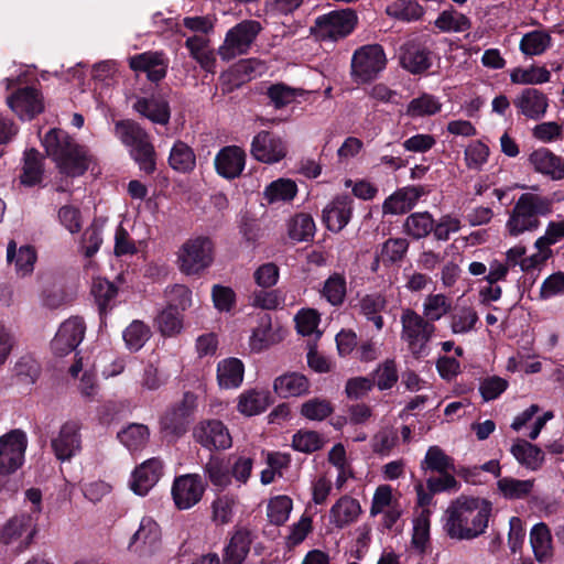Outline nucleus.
I'll list each match as a JSON object with an SVG mask.
<instances>
[{
	"label": "nucleus",
	"mask_w": 564,
	"mask_h": 564,
	"mask_svg": "<svg viewBox=\"0 0 564 564\" xmlns=\"http://www.w3.org/2000/svg\"><path fill=\"white\" fill-rule=\"evenodd\" d=\"M491 503L485 499L459 496L447 507L444 529L452 539L471 540L485 533Z\"/></svg>",
	"instance_id": "f257e3e1"
},
{
	"label": "nucleus",
	"mask_w": 564,
	"mask_h": 564,
	"mask_svg": "<svg viewBox=\"0 0 564 564\" xmlns=\"http://www.w3.org/2000/svg\"><path fill=\"white\" fill-rule=\"evenodd\" d=\"M43 145L47 155L52 156L61 172L66 175H82L93 162L88 150L75 143L62 130H50L43 139Z\"/></svg>",
	"instance_id": "f03ea898"
},
{
	"label": "nucleus",
	"mask_w": 564,
	"mask_h": 564,
	"mask_svg": "<svg viewBox=\"0 0 564 564\" xmlns=\"http://www.w3.org/2000/svg\"><path fill=\"white\" fill-rule=\"evenodd\" d=\"M553 200L535 193H523L512 209L509 212L506 221V234L518 238L525 232L535 231L540 225V217L552 213Z\"/></svg>",
	"instance_id": "7ed1b4c3"
},
{
	"label": "nucleus",
	"mask_w": 564,
	"mask_h": 564,
	"mask_svg": "<svg viewBox=\"0 0 564 564\" xmlns=\"http://www.w3.org/2000/svg\"><path fill=\"white\" fill-rule=\"evenodd\" d=\"M115 133L129 148L131 156L142 171L152 173L155 170L154 147L139 123L132 120L118 121L115 126Z\"/></svg>",
	"instance_id": "20e7f679"
},
{
	"label": "nucleus",
	"mask_w": 564,
	"mask_h": 564,
	"mask_svg": "<svg viewBox=\"0 0 564 564\" xmlns=\"http://www.w3.org/2000/svg\"><path fill=\"white\" fill-rule=\"evenodd\" d=\"M214 251L215 246L209 237L188 238L176 253L178 269L186 275L199 274L212 265Z\"/></svg>",
	"instance_id": "39448f33"
},
{
	"label": "nucleus",
	"mask_w": 564,
	"mask_h": 564,
	"mask_svg": "<svg viewBox=\"0 0 564 564\" xmlns=\"http://www.w3.org/2000/svg\"><path fill=\"white\" fill-rule=\"evenodd\" d=\"M37 531V517L20 513L8 520L0 530V543L19 554L25 551Z\"/></svg>",
	"instance_id": "423d86ee"
},
{
	"label": "nucleus",
	"mask_w": 564,
	"mask_h": 564,
	"mask_svg": "<svg viewBox=\"0 0 564 564\" xmlns=\"http://www.w3.org/2000/svg\"><path fill=\"white\" fill-rule=\"evenodd\" d=\"M261 30V23L256 20H243L236 24L226 33L225 41L218 48L219 56L230 61L246 54Z\"/></svg>",
	"instance_id": "0eeeda50"
},
{
	"label": "nucleus",
	"mask_w": 564,
	"mask_h": 564,
	"mask_svg": "<svg viewBox=\"0 0 564 564\" xmlns=\"http://www.w3.org/2000/svg\"><path fill=\"white\" fill-rule=\"evenodd\" d=\"M357 17L352 10L332 11L316 19L313 28L314 34L322 41L347 36L355 28Z\"/></svg>",
	"instance_id": "6e6552de"
},
{
	"label": "nucleus",
	"mask_w": 564,
	"mask_h": 564,
	"mask_svg": "<svg viewBox=\"0 0 564 564\" xmlns=\"http://www.w3.org/2000/svg\"><path fill=\"white\" fill-rule=\"evenodd\" d=\"M386 64V54L380 45H366L354 53L351 74L356 82L366 83L377 77Z\"/></svg>",
	"instance_id": "1a4fd4ad"
},
{
	"label": "nucleus",
	"mask_w": 564,
	"mask_h": 564,
	"mask_svg": "<svg viewBox=\"0 0 564 564\" xmlns=\"http://www.w3.org/2000/svg\"><path fill=\"white\" fill-rule=\"evenodd\" d=\"M28 437L21 430H12L0 437V475H11L22 467Z\"/></svg>",
	"instance_id": "9d476101"
},
{
	"label": "nucleus",
	"mask_w": 564,
	"mask_h": 564,
	"mask_svg": "<svg viewBox=\"0 0 564 564\" xmlns=\"http://www.w3.org/2000/svg\"><path fill=\"white\" fill-rule=\"evenodd\" d=\"M205 489V482L198 474H186L174 479L171 495L178 510H188L202 500Z\"/></svg>",
	"instance_id": "9b49d317"
},
{
	"label": "nucleus",
	"mask_w": 564,
	"mask_h": 564,
	"mask_svg": "<svg viewBox=\"0 0 564 564\" xmlns=\"http://www.w3.org/2000/svg\"><path fill=\"white\" fill-rule=\"evenodd\" d=\"M128 547L143 557L158 553L162 547V532L159 523L151 517H143Z\"/></svg>",
	"instance_id": "f8f14e48"
},
{
	"label": "nucleus",
	"mask_w": 564,
	"mask_h": 564,
	"mask_svg": "<svg viewBox=\"0 0 564 564\" xmlns=\"http://www.w3.org/2000/svg\"><path fill=\"white\" fill-rule=\"evenodd\" d=\"M251 155L265 164L279 163L288 155L286 141L275 133L260 131L251 142Z\"/></svg>",
	"instance_id": "ddd939ff"
},
{
	"label": "nucleus",
	"mask_w": 564,
	"mask_h": 564,
	"mask_svg": "<svg viewBox=\"0 0 564 564\" xmlns=\"http://www.w3.org/2000/svg\"><path fill=\"white\" fill-rule=\"evenodd\" d=\"M401 324L402 339L412 348H423L435 330L434 324L411 308L403 311Z\"/></svg>",
	"instance_id": "4468645a"
},
{
	"label": "nucleus",
	"mask_w": 564,
	"mask_h": 564,
	"mask_svg": "<svg viewBox=\"0 0 564 564\" xmlns=\"http://www.w3.org/2000/svg\"><path fill=\"white\" fill-rule=\"evenodd\" d=\"M51 447L61 462L70 460L82 449L80 425L76 421L65 422L51 438Z\"/></svg>",
	"instance_id": "2eb2a0df"
},
{
	"label": "nucleus",
	"mask_w": 564,
	"mask_h": 564,
	"mask_svg": "<svg viewBox=\"0 0 564 564\" xmlns=\"http://www.w3.org/2000/svg\"><path fill=\"white\" fill-rule=\"evenodd\" d=\"M194 440L207 449H227L232 444L227 426L219 420L199 422L193 430Z\"/></svg>",
	"instance_id": "dca6fc26"
},
{
	"label": "nucleus",
	"mask_w": 564,
	"mask_h": 564,
	"mask_svg": "<svg viewBox=\"0 0 564 564\" xmlns=\"http://www.w3.org/2000/svg\"><path fill=\"white\" fill-rule=\"evenodd\" d=\"M86 333V324L80 317H70L64 321L52 340V347L56 352H73L83 343Z\"/></svg>",
	"instance_id": "f3484780"
},
{
	"label": "nucleus",
	"mask_w": 564,
	"mask_h": 564,
	"mask_svg": "<svg viewBox=\"0 0 564 564\" xmlns=\"http://www.w3.org/2000/svg\"><path fill=\"white\" fill-rule=\"evenodd\" d=\"M163 475V462L152 457L134 468L130 488L139 496H145L158 484Z\"/></svg>",
	"instance_id": "a211bd4d"
},
{
	"label": "nucleus",
	"mask_w": 564,
	"mask_h": 564,
	"mask_svg": "<svg viewBox=\"0 0 564 564\" xmlns=\"http://www.w3.org/2000/svg\"><path fill=\"white\" fill-rule=\"evenodd\" d=\"M352 215V198L338 195L323 209V223L328 230L339 232L349 223Z\"/></svg>",
	"instance_id": "6ab92c4d"
},
{
	"label": "nucleus",
	"mask_w": 564,
	"mask_h": 564,
	"mask_svg": "<svg viewBox=\"0 0 564 564\" xmlns=\"http://www.w3.org/2000/svg\"><path fill=\"white\" fill-rule=\"evenodd\" d=\"M513 105L520 115L531 120H539L546 113L549 99L536 88H525L513 99Z\"/></svg>",
	"instance_id": "aec40b11"
},
{
	"label": "nucleus",
	"mask_w": 564,
	"mask_h": 564,
	"mask_svg": "<svg viewBox=\"0 0 564 564\" xmlns=\"http://www.w3.org/2000/svg\"><path fill=\"white\" fill-rule=\"evenodd\" d=\"M8 106L21 119H32L43 110V100L41 94L31 87L19 89L8 97Z\"/></svg>",
	"instance_id": "412c9836"
},
{
	"label": "nucleus",
	"mask_w": 564,
	"mask_h": 564,
	"mask_svg": "<svg viewBox=\"0 0 564 564\" xmlns=\"http://www.w3.org/2000/svg\"><path fill=\"white\" fill-rule=\"evenodd\" d=\"M167 58L162 52H144L129 58V66L134 72L147 73L152 82H158L166 75Z\"/></svg>",
	"instance_id": "4be33fe9"
},
{
	"label": "nucleus",
	"mask_w": 564,
	"mask_h": 564,
	"mask_svg": "<svg viewBox=\"0 0 564 564\" xmlns=\"http://www.w3.org/2000/svg\"><path fill=\"white\" fill-rule=\"evenodd\" d=\"M532 169L553 181L564 178V161L546 148L534 150L528 158Z\"/></svg>",
	"instance_id": "5701e85b"
},
{
	"label": "nucleus",
	"mask_w": 564,
	"mask_h": 564,
	"mask_svg": "<svg viewBox=\"0 0 564 564\" xmlns=\"http://www.w3.org/2000/svg\"><path fill=\"white\" fill-rule=\"evenodd\" d=\"M246 165V153L237 145L223 148L215 158L216 171L225 178L238 177Z\"/></svg>",
	"instance_id": "b1692460"
},
{
	"label": "nucleus",
	"mask_w": 564,
	"mask_h": 564,
	"mask_svg": "<svg viewBox=\"0 0 564 564\" xmlns=\"http://www.w3.org/2000/svg\"><path fill=\"white\" fill-rule=\"evenodd\" d=\"M196 406V397L192 393H185L183 400L162 419L164 430L180 435L185 432V425L188 416Z\"/></svg>",
	"instance_id": "393cba45"
},
{
	"label": "nucleus",
	"mask_w": 564,
	"mask_h": 564,
	"mask_svg": "<svg viewBox=\"0 0 564 564\" xmlns=\"http://www.w3.org/2000/svg\"><path fill=\"white\" fill-rule=\"evenodd\" d=\"M361 513L359 501L349 496L340 497L329 510V522L343 529L356 522Z\"/></svg>",
	"instance_id": "a878e982"
},
{
	"label": "nucleus",
	"mask_w": 564,
	"mask_h": 564,
	"mask_svg": "<svg viewBox=\"0 0 564 564\" xmlns=\"http://www.w3.org/2000/svg\"><path fill=\"white\" fill-rule=\"evenodd\" d=\"M252 542L250 531L238 529L223 551V564H242L250 552Z\"/></svg>",
	"instance_id": "bb28decb"
},
{
	"label": "nucleus",
	"mask_w": 564,
	"mask_h": 564,
	"mask_svg": "<svg viewBox=\"0 0 564 564\" xmlns=\"http://www.w3.org/2000/svg\"><path fill=\"white\" fill-rule=\"evenodd\" d=\"M420 196L421 191L417 187H402L386 198L382 205L383 214H404L414 207Z\"/></svg>",
	"instance_id": "cd10ccee"
},
{
	"label": "nucleus",
	"mask_w": 564,
	"mask_h": 564,
	"mask_svg": "<svg viewBox=\"0 0 564 564\" xmlns=\"http://www.w3.org/2000/svg\"><path fill=\"white\" fill-rule=\"evenodd\" d=\"M310 386V381L304 375L290 372L275 378L273 390L279 397L286 399L307 394Z\"/></svg>",
	"instance_id": "c85d7f7f"
},
{
	"label": "nucleus",
	"mask_w": 564,
	"mask_h": 564,
	"mask_svg": "<svg viewBox=\"0 0 564 564\" xmlns=\"http://www.w3.org/2000/svg\"><path fill=\"white\" fill-rule=\"evenodd\" d=\"M272 403L270 393L265 390L250 389L239 394L237 410L245 416L258 415Z\"/></svg>",
	"instance_id": "c756f323"
},
{
	"label": "nucleus",
	"mask_w": 564,
	"mask_h": 564,
	"mask_svg": "<svg viewBox=\"0 0 564 564\" xmlns=\"http://www.w3.org/2000/svg\"><path fill=\"white\" fill-rule=\"evenodd\" d=\"M133 109L154 123L166 124L170 120L167 102L155 96L138 98Z\"/></svg>",
	"instance_id": "7c9ffc66"
},
{
	"label": "nucleus",
	"mask_w": 564,
	"mask_h": 564,
	"mask_svg": "<svg viewBox=\"0 0 564 564\" xmlns=\"http://www.w3.org/2000/svg\"><path fill=\"white\" fill-rule=\"evenodd\" d=\"M245 366L236 357L223 359L217 366V381L220 388L236 389L243 381Z\"/></svg>",
	"instance_id": "2f4dec72"
},
{
	"label": "nucleus",
	"mask_w": 564,
	"mask_h": 564,
	"mask_svg": "<svg viewBox=\"0 0 564 564\" xmlns=\"http://www.w3.org/2000/svg\"><path fill=\"white\" fill-rule=\"evenodd\" d=\"M401 65L413 74L425 72L432 65L431 52L419 44H406L400 57Z\"/></svg>",
	"instance_id": "473e14b6"
},
{
	"label": "nucleus",
	"mask_w": 564,
	"mask_h": 564,
	"mask_svg": "<svg viewBox=\"0 0 564 564\" xmlns=\"http://www.w3.org/2000/svg\"><path fill=\"white\" fill-rule=\"evenodd\" d=\"M39 302L43 308L53 311L61 308L66 303L64 291L48 275L37 278Z\"/></svg>",
	"instance_id": "72a5a7b5"
},
{
	"label": "nucleus",
	"mask_w": 564,
	"mask_h": 564,
	"mask_svg": "<svg viewBox=\"0 0 564 564\" xmlns=\"http://www.w3.org/2000/svg\"><path fill=\"white\" fill-rule=\"evenodd\" d=\"M530 544L538 562H546L553 556V540L549 527L536 523L530 531Z\"/></svg>",
	"instance_id": "f704fd0d"
},
{
	"label": "nucleus",
	"mask_w": 564,
	"mask_h": 564,
	"mask_svg": "<svg viewBox=\"0 0 564 564\" xmlns=\"http://www.w3.org/2000/svg\"><path fill=\"white\" fill-rule=\"evenodd\" d=\"M7 259L9 263H13L15 272L20 276L29 275L36 262V252L30 246H21L17 249V243L10 241L7 248Z\"/></svg>",
	"instance_id": "c9c22d12"
},
{
	"label": "nucleus",
	"mask_w": 564,
	"mask_h": 564,
	"mask_svg": "<svg viewBox=\"0 0 564 564\" xmlns=\"http://www.w3.org/2000/svg\"><path fill=\"white\" fill-rule=\"evenodd\" d=\"M209 41L203 35H194L186 40V47L191 56L207 72H213L216 64L214 51L209 48Z\"/></svg>",
	"instance_id": "e433bc0d"
},
{
	"label": "nucleus",
	"mask_w": 564,
	"mask_h": 564,
	"mask_svg": "<svg viewBox=\"0 0 564 564\" xmlns=\"http://www.w3.org/2000/svg\"><path fill=\"white\" fill-rule=\"evenodd\" d=\"M204 473L217 488L225 489L231 484L230 459L212 456L205 464Z\"/></svg>",
	"instance_id": "4c0bfd02"
},
{
	"label": "nucleus",
	"mask_w": 564,
	"mask_h": 564,
	"mask_svg": "<svg viewBox=\"0 0 564 564\" xmlns=\"http://www.w3.org/2000/svg\"><path fill=\"white\" fill-rule=\"evenodd\" d=\"M511 453L521 465L532 470L540 468L544 462L542 449L524 440H518L512 445Z\"/></svg>",
	"instance_id": "58836bf2"
},
{
	"label": "nucleus",
	"mask_w": 564,
	"mask_h": 564,
	"mask_svg": "<svg viewBox=\"0 0 564 564\" xmlns=\"http://www.w3.org/2000/svg\"><path fill=\"white\" fill-rule=\"evenodd\" d=\"M452 311V300L443 293L427 294L422 304V315L432 324Z\"/></svg>",
	"instance_id": "ea45409f"
},
{
	"label": "nucleus",
	"mask_w": 564,
	"mask_h": 564,
	"mask_svg": "<svg viewBox=\"0 0 564 564\" xmlns=\"http://www.w3.org/2000/svg\"><path fill=\"white\" fill-rule=\"evenodd\" d=\"M552 45V36L544 30H534L525 33L519 44L520 51L527 56H539Z\"/></svg>",
	"instance_id": "a19ab883"
},
{
	"label": "nucleus",
	"mask_w": 564,
	"mask_h": 564,
	"mask_svg": "<svg viewBox=\"0 0 564 564\" xmlns=\"http://www.w3.org/2000/svg\"><path fill=\"white\" fill-rule=\"evenodd\" d=\"M411 546L423 554L430 546V510L422 509L413 519Z\"/></svg>",
	"instance_id": "79ce46f5"
},
{
	"label": "nucleus",
	"mask_w": 564,
	"mask_h": 564,
	"mask_svg": "<svg viewBox=\"0 0 564 564\" xmlns=\"http://www.w3.org/2000/svg\"><path fill=\"white\" fill-rule=\"evenodd\" d=\"M550 79L551 73L544 66L516 67L510 72V80L517 85H541Z\"/></svg>",
	"instance_id": "37998d69"
},
{
	"label": "nucleus",
	"mask_w": 564,
	"mask_h": 564,
	"mask_svg": "<svg viewBox=\"0 0 564 564\" xmlns=\"http://www.w3.org/2000/svg\"><path fill=\"white\" fill-rule=\"evenodd\" d=\"M119 442L130 452L142 449L150 437L148 426L139 423H132L118 432Z\"/></svg>",
	"instance_id": "c03bdc74"
},
{
	"label": "nucleus",
	"mask_w": 564,
	"mask_h": 564,
	"mask_svg": "<svg viewBox=\"0 0 564 564\" xmlns=\"http://www.w3.org/2000/svg\"><path fill=\"white\" fill-rule=\"evenodd\" d=\"M297 193V185L290 178H278L271 182L263 191V198L268 204L292 200Z\"/></svg>",
	"instance_id": "a18cd8bd"
},
{
	"label": "nucleus",
	"mask_w": 564,
	"mask_h": 564,
	"mask_svg": "<svg viewBox=\"0 0 564 564\" xmlns=\"http://www.w3.org/2000/svg\"><path fill=\"white\" fill-rule=\"evenodd\" d=\"M442 109L440 99L431 94H421L413 98L408 107L406 115L411 118H422L434 116Z\"/></svg>",
	"instance_id": "49530a36"
},
{
	"label": "nucleus",
	"mask_w": 564,
	"mask_h": 564,
	"mask_svg": "<svg viewBox=\"0 0 564 564\" xmlns=\"http://www.w3.org/2000/svg\"><path fill=\"white\" fill-rule=\"evenodd\" d=\"M169 163L173 170L187 173L195 167L196 158L193 150L186 143L177 141L171 150Z\"/></svg>",
	"instance_id": "de8ad7c7"
},
{
	"label": "nucleus",
	"mask_w": 564,
	"mask_h": 564,
	"mask_svg": "<svg viewBox=\"0 0 564 564\" xmlns=\"http://www.w3.org/2000/svg\"><path fill=\"white\" fill-rule=\"evenodd\" d=\"M424 470L436 473L454 471V460L440 446H430L421 463Z\"/></svg>",
	"instance_id": "09e8293b"
},
{
	"label": "nucleus",
	"mask_w": 564,
	"mask_h": 564,
	"mask_svg": "<svg viewBox=\"0 0 564 564\" xmlns=\"http://www.w3.org/2000/svg\"><path fill=\"white\" fill-rule=\"evenodd\" d=\"M315 234V223L308 214H297L288 223V235L294 241H307Z\"/></svg>",
	"instance_id": "8fccbe9b"
},
{
	"label": "nucleus",
	"mask_w": 564,
	"mask_h": 564,
	"mask_svg": "<svg viewBox=\"0 0 564 564\" xmlns=\"http://www.w3.org/2000/svg\"><path fill=\"white\" fill-rule=\"evenodd\" d=\"M478 315L471 306H459L449 317V326L454 334H466L475 328Z\"/></svg>",
	"instance_id": "3c124183"
},
{
	"label": "nucleus",
	"mask_w": 564,
	"mask_h": 564,
	"mask_svg": "<svg viewBox=\"0 0 564 564\" xmlns=\"http://www.w3.org/2000/svg\"><path fill=\"white\" fill-rule=\"evenodd\" d=\"M498 491L506 499H522L533 489V480H520L511 477H505L497 482Z\"/></svg>",
	"instance_id": "603ef678"
},
{
	"label": "nucleus",
	"mask_w": 564,
	"mask_h": 564,
	"mask_svg": "<svg viewBox=\"0 0 564 564\" xmlns=\"http://www.w3.org/2000/svg\"><path fill=\"white\" fill-rule=\"evenodd\" d=\"M435 26L442 32H465L469 30L470 21L465 14L452 9L437 17Z\"/></svg>",
	"instance_id": "864d4df0"
},
{
	"label": "nucleus",
	"mask_w": 564,
	"mask_h": 564,
	"mask_svg": "<svg viewBox=\"0 0 564 564\" xmlns=\"http://www.w3.org/2000/svg\"><path fill=\"white\" fill-rule=\"evenodd\" d=\"M325 438L315 431L300 430L292 437L293 449L311 454L324 447Z\"/></svg>",
	"instance_id": "5fc2aeb1"
},
{
	"label": "nucleus",
	"mask_w": 564,
	"mask_h": 564,
	"mask_svg": "<svg viewBox=\"0 0 564 564\" xmlns=\"http://www.w3.org/2000/svg\"><path fill=\"white\" fill-rule=\"evenodd\" d=\"M126 346L130 350H139L151 337V329L141 321H133L122 334Z\"/></svg>",
	"instance_id": "6e6d98bb"
},
{
	"label": "nucleus",
	"mask_w": 564,
	"mask_h": 564,
	"mask_svg": "<svg viewBox=\"0 0 564 564\" xmlns=\"http://www.w3.org/2000/svg\"><path fill=\"white\" fill-rule=\"evenodd\" d=\"M386 297L381 294H369L361 299L360 310L372 321L376 328L380 330L383 327V318L380 312L386 307Z\"/></svg>",
	"instance_id": "4d7b16f0"
},
{
	"label": "nucleus",
	"mask_w": 564,
	"mask_h": 564,
	"mask_svg": "<svg viewBox=\"0 0 564 564\" xmlns=\"http://www.w3.org/2000/svg\"><path fill=\"white\" fill-rule=\"evenodd\" d=\"M334 411L332 403L322 398H313L301 405L300 413L311 421H323Z\"/></svg>",
	"instance_id": "13d9d810"
},
{
	"label": "nucleus",
	"mask_w": 564,
	"mask_h": 564,
	"mask_svg": "<svg viewBox=\"0 0 564 564\" xmlns=\"http://www.w3.org/2000/svg\"><path fill=\"white\" fill-rule=\"evenodd\" d=\"M166 307L184 312L192 306V291L183 285L175 284L165 290Z\"/></svg>",
	"instance_id": "bf43d9fd"
},
{
	"label": "nucleus",
	"mask_w": 564,
	"mask_h": 564,
	"mask_svg": "<svg viewBox=\"0 0 564 564\" xmlns=\"http://www.w3.org/2000/svg\"><path fill=\"white\" fill-rule=\"evenodd\" d=\"M91 293L95 296L100 313H105L111 307V302L117 295V289L111 282L97 278L93 282Z\"/></svg>",
	"instance_id": "052dcab7"
},
{
	"label": "nucleus",
	"mask_w": 564,
	"mask_h": 564,
	"mask_svg": "<svg viewBox=\"0 0 564 564\" xmlns=\"http://www.w3.org/2000/svg\"><path fill=\"white\" fill-rule=\"evenodd\" d=\"M433 226L434 221L429 213H414L406 218L404 224L405 231L416 239L427 236Z\"/></svg>",
	"instance_id": "680f3d73"
},
{
	"label": "nucleus",
	"mask_w": 564,
	"mask_h": 564,
	"mask_svg": "<svg viewBox=\"0 0 564 564\" xmlns=\"http://www.w3.org/2000/svg\"><path fill=\"white\" fill-rule=\"evenodd\" d=\"M294 321L297 332L303 336H311L314 334L317 336L321 335L317 329L321 322V315L316 310L302 308L296 313Z\"/></svg>",
	"instance_id": "e2e57ef3"
},
{
	"label": "nucleus",
	"mask_w": 564,
	"mask_h": 564,
	"mask_svg": "<svg viewBox=\"0 0 564 564\" xmlns=\"http://www.w3.org/2000/svg\"><path fill=\"white\" fill-rule=\"evenodd\" d=\"M42 175V163L40 153L34 150H28L24 154V166L21 175V182L26 185H34L40 182Z\"/></svg>",
	"instance_id": "0e129e2a"
},
{
	"label": "nucleus",
	"mask_w": 564,
	"mask_h": 564,
	"mask_svg": "<svg viewBox=\"0 0 564 564\" xmlns=\"http://www.w3.org/2000/svg\"><path fill=\"white\" fill-rule=\"evenodd\" d=\"M323 296L332 305H340L346 296V280L338 273L332 274L324 284Z\"/></svg>",
	"instance_id": "69168bd1"
},
{
	"label": "nucleus",
	"mask_w": 564,
	"mask_h": 564,
	"mask_svg": "<svg viewBox=\"0 0 564 564\" xmlns=\"http://www.w3.org/2000/svg\"><path fill=\"white\" fill-rule=\"evenodd\" d=\"M293 503L286 496H278L270 499L268 503V518L271 523L283 524L290 517Z\"/></svg>",
	"instance_id": "338daca9"
},
{
	"label": "nucleus",
	"mask_w": 564,
	"mask_h": 564,
	"mask_svg": "<svg viewBox=\"0 0 564 564\" xmlns=\"http://www.w3.org/2000/svg\"><path fill=\"white\" fill-rule=\"evenodd\" d=\"M158 326L163 335H175L183 328V315L177 310L165 307L158 316Z\"/></svg>",
	"instance_id": "774afa93"
}]
</instances>
